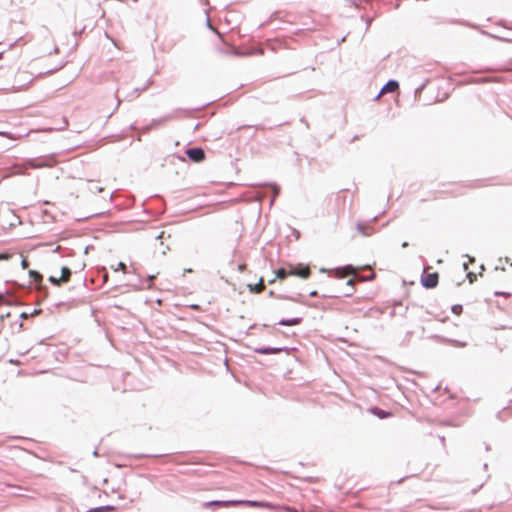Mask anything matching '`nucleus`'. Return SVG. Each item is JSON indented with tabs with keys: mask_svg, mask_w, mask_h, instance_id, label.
I'll return each instance as SVG.
<instances>
[{
	"mask_svg": "<svg viewBox=\"0 0 512 512\" xmlns=\"http://www.w3.org/2000/svg\"><path fill=\"white\" fill-rule=\"evenodd\" d=\"M29 275L36 283H40L42 281V275L35 270H30Z\"/></svg>",
	"mask_w": 512,
	"mask_h": 512,
	"instance_id": "4468645a",
	"label": "nucleus"
},
{
	"mask_svg": "<svg viewBox=\"0 0 512 512\" xmlns=\"http://www.w3.org/2000/svg\"><path fill=\"white\" fill-rule=\"evenodd\" d=\"M399 88V84L397 81L391 80L382 88L381 92L378 94L377 99H379L385 93L395 92Z\"/></svg>",
	"mask_w": 512,
	"mask_h": 512,
	"instance_id": "6e6552de",
	"label": "nucleus"
},
{
	"mask_svg": "<svg viewBox=\"0 0 512 512\" xmlns=\"http://www.w3.org/2000/svg\"><path fill=\"white\" fill-rule=\"evenodd\" d=\"M204 507L209 508L217 506L221 508L235 507V506H249L256 508H273L274 506L270 502L264 501H253V500H213L205 502Z\"/></svg>",
	"mask_w": 512,
	"mask_h": 512,
	"instance_id": "f257e3e1",
	"label": "nucleus"
},
{
	"mask_svg": "<svg viewBox=\"0 0 512 512\" xmlns=\"http://www.w3.org/2000/svg\"><path fill=\"white\" fill-rule=\"evenodd\" d=\"M373 415L379 417V418H388L391 417L392 414L388 411H384L378 407H373L369 410Z\"/></svg>",
	"mask_w": 512,
	"mask_h": 512,
	"instance_id": "9d476101",
	"label": "nucleus"
},
{
	"mask_svg": "<svg viewBox=\"0 0 512 512\" xmlns=\"http://www.w3.org/2000/svg\"><path fill=\"white\" fill-rule=\"evenodd\" d=\"M10 362L13 363V364H16V365L19 364V361H17V360H10Z\"/></svg>",
	"mask_w": 512,
	"mask_h": 512,
	"instance_id": "b1692460",
	"label": "nucleus"
},
{
	"mask_svg": "<svg viewBox=\"0 0 512 512\" xmlns=\"http://www.w3.org/2000/svg\"><path fill=\"white\" fill-rule=\"evenodd\" d=\"M300 322H301L300 318H293V319H289V320H281L279 322V324L283 325V326H294V325H298Z\"/></svg>",
	"mask_w": 512,
	"mask_h": 512,
	"instance_id": "f8f14e48",
	"label": "nucleus"
},
{
	"mask_svg": "<svg viewBox=\"0 0 512 512\" xmlns=\"http://www.w3.org/2000/svg\"><path fill=\"white\" fill-rule=\"evenodd\" d=\"M126 269H127L126 264H125V263H123V262H119V263L117 264V267L115 268V271L121 270V271H123L124 273H126Z\"/></svg>",
	"mask_w": 512,
	"mask_h": 512,
	"instance_id": "f3484780",
	"label": "nucleus"
},
{
	"mask_svg": "<svg viewBox=\"0 0 512 512\" xmlns=\"http://www.w3.org/2000/svg\"><path fill=\"white\" fill-rule=\"evenodd\" d=\"M269 295H270V296H274V292H273V291H270Z\"/></svg>",
	"mask_w": 512,
	"mask_h": 512,
	"instance_id": "a878e982",
	"label": "nucleus"
},
{
	"mask_svg": "<svg viewBox=\"0 0 512 512\" xmlns=\"http://www.w3.org/2000/svg\"><path fill=\"white\" fill-rule=\"evenodd\" d=\"M155 277H156L155 275L149 276V281H150V284L148 285L149 289L152 287L151 282L153 281V279H155Z\"/></svg>",
	"mask_w": 512,
	"mask_h": 512,
	"instance_id": "aec40b11",
	"label": "nucleus"
},
{
	"mask_svg": "<svg viewBox=\"0 0 512 512\" xmlns=\"http://www.w3.org/2000/svg\"><path fill=\"white\" fill-rule=\"evenodd\" d=\"M187 156L194 162H201L205 159V153L201 148H191L186 151Z\"/></svg>",
	"mask_w": 512,
	"mask_h": 512,
	"instance_id": "423d86ee",
	"label": "nucleus"
},
{
	"mask_svg": "<svg viewBox=\"0 0 512 512\" xmlns=\"http://www.w3.org/2000/svg\"><path fill=\"white\" fill-rule=\"evenodd\" d=\"M47 166L43 161L40 160H29L22 164H15L12 167L6 168L4 170L3 178H9L12 176L25 175L27 174V170L32 168H42Z\"/></svg>",
	"mask_w": 512,
	"mask_h": 512,
	"instance_id": "f03ea898",
	"label": "nucleus"
},
{
	"mask_svg": "<svg viewBox=\"0 0 512 512\" xmlns=\"http://www.w3.org/2000/svg\"><path fill=\"white\" fill-rule=\"evenodd\" d=\"M439 275L437 272L424 274L421 278V283L426 288H434L437 286Z\"/></svg>",
	"mask_w": 512,
	"mask_h": 512,
	"instance_id": "20e7f679",
	"label": "nucleus"
},
{
	"mask_svg": "<svg viewBox=\"0 0 512 512\" xmlns=\"http://www.w3.org/2000/svg\"><path fill=\"white\" fill-rule=\"evenodd\" d=\"M347 284L353 286L355 284V280L354 279H349L347 281Z\"/></svg>",
	"mask_w": 512,
	"mask_h": 512,
	"instance_id": "412c9836",
	"label": "nucleus"
},
{
	"mask_svg": "<svg viewBox=\"0 0 512 512\" xmlns=\"http://www.w3.org/2000/svg\"><path fill=\"white\" fill-rule=\"evenodd\" d=\"M21 266L23 269H27L29 267V262L26 258H23L21 261Z\"/></svg>",
	"mask_w": 512,
	"mask_h": 512,
	"instance_id": "6ab92c4d",
	"label": "nucleus"
},
{
	"mask_svg": "<svg viewBox=\"0 0 512 512\" xmlns=\"http://www.w3.org/2000/svg\"><path fill=\"white\" fill-rule=\"evenodd\" d=\"M462 306L461 305H454L452 306V312L456 315H460L462 313Z\"/></svg>",
	"mask_w": 512,
	"mask_h": 512,
	"instance_id": "dca6fc26",
	"label": "nucleus"
},
{
	"mask_svg": "<svg viewBox=\"0 0 512 512\" xmlns=\"http://www.w3.org/2000/svg\"><path fill=\"white\" fill-rule=\"evenodd\" d=\"M289 267L288 268H279L278 270H276V277L280 280H284L287 276H290L289 275Z\"/></svg>",
	"mask_w": 512,
	"mask_h": 512,
	"instance_id": "9b49d317",
	"label": "nucleus"
},
{
	"mask_svg": "<svg viewBox=\"0 0 512 512\" xmlns=\"http://www.w3.org/2000/svg\"><path fill=\"white\" fill-rule=\"evenodd\" d=\"M289 275L307 279L311 275V269L308 265L298 264L296 266L289 265Z\"/></svg>",
	"mask_w": 512,
	"mask_h": 512,
	"instance_id": "7ed1b4c3",
	"label": "nucleus"
},
{
	"mask_svg": "<svg viewBox=\"0 0 512 512\" xmlns=\"http://www.w3.org/2000/svg\"><path fill=\"white\" fill-rule=\"evenodd\" d=\"M357 273H358V268H355L352 265H347L345 267L337 268L335 270V275L339 278H344L349 275L356 276Z\"/></svg>",
	"mask_w": 512,
	"mask_h": 512,
	"instance_id": "0eeeda50",
	"label": "nucleus"
},
{
	"mask_svg": "<svg viewBox=\"0 0 512 512\" xmlns=\"http://www.w3.org/2000/svg\"><path fill=\"white\" fill-rule=\"evenodd\" d=\"M248 288H249L250 292H252V293H255V294L262 293L265 290L263 278H261L259 283L256 285L249 284Z\"/></svg>",
	"mask_w": 512,
	"mask_h": 512,
	"instance_id": "1a4fd4ad",
	"label": "nucleus"
},
{
	"mask_svg": "<svg viewBox=\"0 0 512 512\" xmlns=\"http://www.w3.org/2000/svg\"><path fill=\"white\" fill-rule=\"evenodd\" d=\"M274 507L272 509H276V510H280V511H284V512H297L295 509L289 507V506H279V505H274L272 504Z\"/></svg>",
	"mask_w": 512,
	"mask_h": 512,
	"instance_id": "2eb2a0df",
	"label": "nucleus"
},
{
	"mask_svg": "<svg viewBox=\"0 0 512 512\" xmlns=\"http://www.w3.org/2000/svg\"><path fill=\"white\" fill-rule=\"evenodd\" d=\"M316 295H317L316 291L310 293V296H316Z\"/></svg>",
	"mask_w": 512,
	"mask_h": 512,
	"instance_id": "393cba45",
	"label": "nucleus"
},
{
	"mask_svg": "<svg viewBox=\"0 0 512 512\" xmlns=\"http://www.w3.org/2000/svg\"><path fill=\"white\" fill-rule=\"evenodd\" d=\"M4 303V296L0 293V306Z\"/></svg>",
	"mask_w": 512,
	"mask_h": 512,
	"instance_id": "4be33fe9",
	"label": "nucleus"
},
{
	"mask_svg": "<svg viewBox=\"0 0 512 512\" xmlns=\"http://www.w3.org/2000/svg\"><path fill=\"white\" fill-rule=\"evenodd\" d=\"M238 268H239L240 271H243V270H245L246 265L245 264L239 265Z\"/></svg>",
	"mask_w": 512,
	"mask_h": 512,
	"instance_id": "5701e85b",
	"label": "nucleus"
},
{
	"mask_svg": "<svg viewBox=\"0 0 512 512\" xmlns=\"http://www.w3.org/2000/svg\"><path fill=\"white\" fill-rule=\"evenodd\" d=\"M11 257H12V254L0 253V260H9Z\"/></svg>",
	"mask_w": 512,
	"mask_h": 512,
	"instance_id": "a211bd4d",
	"label": "nucleus"
},
{
	"mask_svg": "<svg viewBox=\"0 0 512 512\" xmlns=\"http://www.w3.org/2000/svg\"><path fill=\"white\" fill-rule=\"evenodd\" d=\"M70 277H71V270L68 267H63L61 269V276H60V278H56L54 276H50L48 280L52 284H54L56 286H59L62 283H67L70 280Z\"/></svg>",
	"mask_w": 512,
	"mask_h": 512,
	"instance_id": "39448f33",
	"label": "nucleus"
},
{
	"mask_svg": "<svg viewBox=\"0 0 512 512\" xmlns=\"http://www.w3.org/2000/svg\"><path fill=\"white\" fill-rule=\"evenodd\" d=\"M258 353L261 354H276L282 351L281 348H263V349H257Z\"/></svg>",
	"mask_w": 512,
	"mask_h": 512,
	"instance_id": "ddd939ff",
	"label": "nucleus"
}]
</instances>
